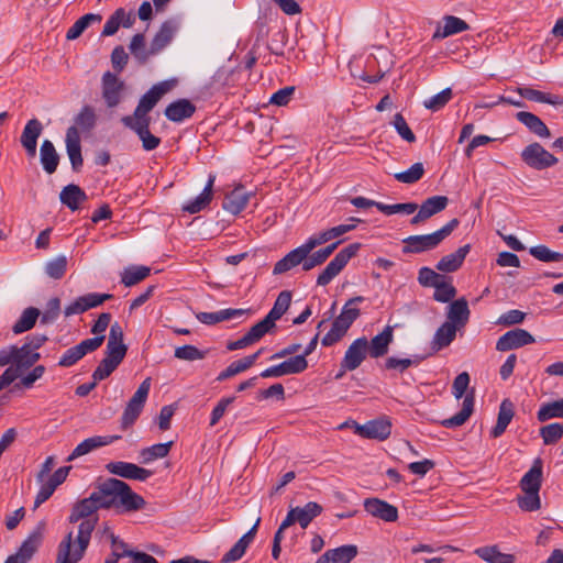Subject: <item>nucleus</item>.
<instances>
[{
  "label": "nucleus",
  "instance_id": "nucleus-11",
  "mask_svg": "<svg viewBox=\"0 0 563 563\" xmlns=\"http://www.w3.org/2000/svg\"><path fill=\"white\" fill-rule=\"evenodd\" d=\"M106 470L112 475L140 482L147 481L154 474L151 470L123 461L110 462L106 464Z\"/></svg>",
  "mask_w": 563,
  "mask_h": 563
},
{
  "label": "nucleus",
  "instance_id": "nucleus-17",
  "mask_svg": "<svg viewBox=\"0 0 563 563\" xmlns=\"http://www.w3.org/2000/svg\"><path fill=\"white\" fill-rule=\"evenodd\" d=\"M449 203L446 196H432L427 198L421 206H418V212L411 218L410 223L412 225L420 224L434 214L443 211Z\"/></svg>",
  "mask_w": 563,
  "mask_h": 563
},
{
  "label": "nucleus",
  "instance_id": "nucleus-56",
  "mask_svg": "<svg viewBox=\"0 0 563 563\" xmlns=\"http://www.w3.org/2000/svg\"><path fill=\"white\" fill-rule=\"evenodd\" d=\"M208 354V350H199L195 345L186 344L175 349L174 356L183 361H199L203 360Z\"/></svg>",
  "mask_w": 563,
  "mask_h": 563
},
{
  "label": "nucleus",
  "instance_id": "nucleus-12",
  "mask_svg": "<svg viewBox=\"0 0 563 563\" xmlns=\"http://www.w3.org/2000/svg\"><path fill=\"white\" fill-rule=\"evenodd\" d=\"M124 82L111 71H106L101 78V93L108 108H115L122 100Z\"/></svg>",
  "mask_w": 563,
  "mask_h": 563
},
{
  "label": "nucleus",
  "instance_id": "nucleus-32",
  "mask_svg": "<svg viewBox=\"0 0 563 563\" xmlns=\"http://www.w3.org/2000/svg\"><path fill=\"white\" fill-rule=\"evenodd\" d=\"M13 369H18L20 375L23 371L31 368L40 358L38 352L30 350L24 344L22 346L13 345Z\"/></svg>",
  "mask_w": 563,
  "mask_h": 563
},
{
  "label": "nucleus",
  "instance_id": "nucleus-44",
  "mask_svg": "<svg viewBox=\"0 0 563 563\" xmlns=\"http://www.w3.org/2000/svg\"><path fill=\"white\" fill-rule=\"evenodd\" d=\"M517 92L525 99L541 102V103H549L553 106L563 104V99L558 95H552L548 92H543L533 88L529 87H518Z\"/></svg>",
  "mask_w": 563,
  "mask_h": 563
},
{
  "label": "nucleus",
  "instance_id": "nucleus-50",
  "mask_svg": "<svg viewBox=\"0 0 563 563\" xmlns=\"http://www.w3.org/2000/svg\"><path fill=\"white\" fill-rule=\"evenodd\" d=\"M150 273L151 269L147 266H130L122 273L121 283L125 287L134 286L145 279Z\"/></svg>",
  "mask_w": 563,
  "mask_h": 563
},
{
  "label": "nucleus",
  "instance_id": "nucleus-62",
  "mask_svg": "<svg viewBox=\"0 0 563 563\" xmlns=\"http://www.w3.org/2000/svg\"><path fill=\"white\" fill-rule=\"evenodd\" d=\"M130 51L131 54L142 64L152 55L150 54V49H145V36L142 33H137L132 37Z\"/></svg>",
  "mask_w": 563,
  "mask_h": 563
},
{
  "label": "nucleus",
  "instance_id": "nucleus-59",
  "mask_svg": "<svg viewBox=\"0 0 563 563\" xmlns=\"http://www.w3.org/2000/svg\"><path fill=\"white\" fill-rule=\"evenodd\" d=\"M424 167L422 163H415L409 169L394 175L395 179L402 184H415L422 178Z\"/></svg>",
  "mask_w": 563,
  "mask_h": 563
},
{
  "label": "nucleus",
  "instance_id": "nucleus-57",
  "mask_svg": "<svg viewBox=\"0 0 563 563\" xmlns=\"http://www.w3.org/2000/svg\"><path fill=\"white\" fill-rule=\"evenodd\" d=\"M456 288L451 282L442 279L434 287L433 299L439 302H451L456 296Z\"/></svg>",
  "mask_w": 563,
  "mask_h": 563
},
{
  "label": "nucleus",
  "instance_id": "nucleus-18",
  "mask_svg": "<svg viewBox=\"0 0 563 563\" xmlns=\"http://www.w3.org/2000/svg\"><path fill=\"white\" fill-rule=\"evenodd\" d=\"M70 470L71 466H62L51 475L48 481L41 486L34 500V508L40 507L54 494L55 489L66 481Z\"/></svg>",
  "mask_w": 563,
  "mask_h": 563
},
{
  "label": "nucleus",
  "instance_id": "nucleus-36",
  "mask_svg": "<svg viewBox=\"0 0 563 563\" xmlns=\"http://www.w3.org/2000/svg\"><path fill=\"white\" fill-rule=\"evenodd\" d=\"M263 351H264V349L262 347L258 351H256L254 354L247 355L243 358L232 362L224 371H222L218 375L217 380L223 382L228 378H231V377L251 368L255 364L256 360L258 358V356L262 354Z\"/></svg>",
  "mask_w": 563,
  "mask_h": 563
},
{
  "label": "nucleus",
  "instance_id": "nucleus-31",
  "mask_svg": "<svg viewBox=\"0 0 563 563\" xmlns=\"http://www.w3.org/2000/svg\"><path fill=\"white\" fill-rule=\"evenodd\" d=\"M474 402L475 395L474 390H472L471 393L465 395L462 404V409L451 418L440 421L441 426H443L444 428H456L463 426L474 411Z\"/></svg>",
  "mask_w": 563,
  "mask_h": 563
},
{
  "label": "nucleus",
  "instance_id": "nucleus-30",
  "mask_svg": "<svg viewBox=\"0 0 563 563\" xmlns=\"http://www.w3.org/2000/svg\"><path fill=\"white\" fill-rule=\"evenodd\" d=\"M195 111L196 107L191 101L178 99L166 107L164 114L169 121L181 122L185 119L191 118Z\"/></svg>",
  "mask_w": 563,
  "mask_h": 563
},
{
  "label": "nucleus",
  "instance_id": "nucleus-47",
  "mask_svg": "<svg viewBox=\"0 0 563 563\" xmlns=\"http://www.w3.org/2000/svg\"><path fill=\"white\" fill-rule=\"evenodd\" d=\"M123 340H124L123 329L118 322H114L110 327V332H109L106 350H109L112 352L114 351L117 353L126 355L128 346L124 344Z\"/></svg>",
  "mask_w": 563,
  "mask_h": 563
},
{
  "label": "nucleus",
  "instance_id": "nucleus-9",
  "mask_svg": "<svg viewBox=\"0 0 563 563\" xmlns=\"http://www.w3.org/2000/svg\"><path fill=\"white\" fill-rule=\"evenodd\" d=\"M122 124L133 131L142 142L144 151H153L161 144V137L154 135L150 131L152 120H132L130 118H121Z\"/></svg>",
  "mask_w": 563,
  "mask_h": 563
},
{
  "label": "nucleus",
  "instance_id": "nucleus-7",
  "mask_svg": "<svg viewBox=\"0 0 563 563\" xmlns=\"http://www.w3.org/2000/svg\"><path fill=\"white\" fill-rule=\"evenodd\" d=\"M361 249V243H352L342 249L334 258L325 266L317 278L318 286H327L336 277Z\"/></svg>",
  "mask_w": 563,
  "mask_h": 563
},
{
  "label": "nucleus",
  "instance_id": "nucleus-19",
  "mask_svg": "<svg viewBox=\"0 0 563 563\" xmlns=\"http://www.w3.org/2000/svg\"><path fill=\"white\" fill-rule=\"evenodd\" d=\"M66 151L74 172H79L84 165L81 155L80 134L75 126H69L66 131Z\"/></svg>",
  "mask_w": 563,
  "mask_h": 563
},
{
  "label": "nucleus",
  "instance_id": "nucleus-43",
  "mask_svg": "<svg viewBox=\"0 0 563 563\" xmlns=\"http://www.w3.org/2000/svg\"><path fill=\"white\" fill-rule=\"evenodd\" d=\"M460 328L454 325L451 322H444L441 324L438 330L434 333L433 340H432V350L440 351L451 344V342L456 336V331H459Z\"/></svg>",
  "mask_w": 563,
  "mask_h": 563
},
{
  "label": "nucleus",
  "instance_id": "nucleus-22",
  "mask_svg": "<svg viewBox=\"0 0 563 563\" xmlns=\"http://www.w3.org/2000/svg\"><path fill=\"white\" fill-rule=\"evenodd\" d=\"M43 131V125L37 119H31L26 122L20 142L29 157L36 155L37 140Z\"/></svg>",
  "mask_w": 563,
  "mask_h": 563
},
{
  "label": "nucleus",
  "instance_id": "nucleus-55",
  "mask_svg": "<svg viewBox=\"0 0 563 563\" xmlns=\"http://www.w3.org/2000/svg\"><path fill=\"white\" fill-rule=\"evenodd\" d=\"M279 364L284 376L300 374L308 368V361L305 360V355H295Z\"/></svg>",
  "mask_w": 563,
  "mask_h": 563
},
{
  "label": "nucleus",
  "instance_id": "nucleus-42",
  "mask_svg": "<svg viewBox=\"0 0 563 563\" xmlns=\"http://www.w3.org/2000/svg\"><path fill=\"white\" fill-rule=\"evenodd\" d=\"M514 405L509 399H504L499 406L497 422L490 431L493 438H499L514 418Z\"/></svg>",
  "mask_w": 563,
  "mask_h": 563
},
{
  "label": "nucleus",
  "instance_id": "nucleus-38",
  "mask_svg": "<svg viewBox=\"0 0 563 563\" xmlns=\"http://www.w3.org/2000/svg\"><path fill=\"white\" fill-rule=\"evenodd\" d=\"M59 200L71 211H76L82 202L88 200V196L78 185L69 184L62 189Z\"/></svg>",
  "mask_w": 563,
  "mask_h": 563
},
{
  "label": "nucleus",
  "instance_id": "nucleus-29",
  "mask_svg": "<svg viewBox=\"0 0 563 563\" xmlns=\"http://www.w3.org/2000/svg\"><path fill=\"white\" fill-rule=\"evenodd\" d=\"M515 117L529 130L530 133L537 135L540 139L551 137V132L547 124L534 113L528 111H519Z\"/></svg>",
  "mask_w": 563,
  "mask_h": 563
},
{
  "label": "nucleus",
  "instance_id": "nucleus-13",
  "mask_svg": "<svg viewBox=\"0 0 563 563\" xmlns=\"http://www.w3.org/2000/svg\"><path fill=\"white\" fill-rule=\"evenodd\" d=\"M368 355V340L366 336L354 340L345 351L341 361L343 371H354L361 366Z\"/></svg>",
  "mask_w": 563,
  "mask_h": 563
},
{
  "label": "nucleus",
  "instance_id": "nucleus-60",
  "mask_svg": "<svg viewBox=\"0 0 563 563\" xmlns=\"http://www.w3.org/2000/svg\"><path fill=\"white\" fill-rule=\"evenodd\" d=\"M540 437L545 445L555 444L563 437V424L554 422L542 427Z\"/></svg>",
  "mask_w": 563,
  "mask_h": 563
},
{
  "label": "nucleus",
  "instance_id": "nucleus-45",
  "mask_svg": "<svg viewBox=\"0 0 563 563\" xmlns=\"http://www.w3.org/2000/svg\"><path fill=\"white\" fill-rule=\"evenodd\" d=\"M474 553L488 563H514L515 556L512 554L501 553L497 545L482 547L474 551Z\"/></svg>",
  "mask_w": 563,
  "mask_h": 563
},
{
  "label": "nucleus",
  "instance_id": "nucleus-52",
  "mask_svg": "<svg viewBox=\"0 0 563 563\" xmlns=\"http://www.w3.org/2000/svg\"><path fill=\"white\" fill-rule=\"evenodd\" d=\"M93 21H101V15L87 13L79 18L67 31L66 38L73 41L78 38Z\"/></svg>",
  "mask_w": 563,
  "mask_h": 563
},
{
  "label": "nucleus",
  "instance_id": "nucleus-61",
  "mask_svg": "<svg viewBox=\"0 0 563 563\" xmlns=\"http://www.w3.org/2000/svg\"><path fill=\"white\" fill-rule=\"evenodd\" d=\"M529 253L534 258L545 263L563 261V253L551 251L542 244L530 247Z\"/></svg>",
  "mask_w": 563,
  "mask_h": 563
},
{
  "label": "nucleus",
  "instance_id": "nucleus-33",
  "mask_svg": "<svg viewBox=\"0 0 563 563\" xmlns=\"http://www.w3.org/2000/svg\"><path fill=\"white\" fill-rule=\"evenodd\" d=\"M249 199L250 194L239 186L225 195L222 208L232 214H239L246 207Z\"/></svg>",
  "mask_w": 563,
  "mask_h": 563
},
{
  "label": "nucleus",
  "instance_id": "nucleus-40",
  "mask_svg": "<svg viewBox=\"0 0 563 563\" xmlns=\"http://www.w3.org/2000/svg\"><path fill=\"white\" fill-rule=\"evenodd\" d=\"M40 161L43 169L52 175L56 172L59 164V155L49 140H44L40 148Z\"/></svg>",
  "mask_w": 563,
  "mask_h": 563
},
{
  "label": "nucleus",
  "instance_id": "nucleus-48",
  "mask_svg": "<svg viewBox=\"0 0 563 563\" xmlns=\"http://www.w3.org/2000/svg\"><path fill=\"white\" fill-rule=\"evenodd\" d=\"M41 312L37 308L29 307L26 308L19 320L13 324L12 331L15 334H20L31 330L35 323Z\"/></svg>",
  "mask_w": 563,
  "mask_h": 563
},
{
  "label": "nucleus",
  "instance_id": "nucleus-16",
  "mask_svg": "<svg viewBox=\"0 0 563 563\" xmlns=\"http://www.w3.org/2000/svg\"><path fill=\"white\" fill-rule=\"evenodd\" d=\"M355 433L365 439L386 440L391 433V423L387 419H375L364 424L355 422Z\"/></svg>",
  "mask_w": 563,
  "mask_h": 563
},
{
  "label": "nucleus",
  "instance_id": "nucleus-58",
  "mask_svg": "<svg viewBox=\"0 0 563 563\" xmlns=\"http://www.w3.org/2000/svg\"><path fill=\"white\" fill-rule=\"evenodd\" d=\"M417 209L418 205L416 202H401L395 205H385L379 202V205H377V210L386 216H391L395 213L412 214L417 211Z\"/></svg>",
  "mask_w": 563,
  "mask_h": 563
},
{
  "label": "nucleus",
  "instance_id": "nucleus-27",
  "mask_svg": "<svg viewBox=\"0 0 563 563\" xmlns=\"http://www.w3.org/2000/svg\"><path fill=\"white\" fill-rule=\"evenodd\" d=\"M357 547L346 544L325 551L316 563H350L357 555Z\"/></svg>",
  "mask_w": 563,
  "mask_h": 563
},
{
  "label": "nucleus",
  "instance_id": "nucleus-28",
  "mask_svg": "<svg viewBox=\"0 0 563 563\" xmlns=\"http://www.w3.org/2000/svg\"><path fill=\"white\" fill-rule=\"evenodd\" d=\"M543 462L537 457L530 470L520 479L519 486L522 492H540L542 485Z\"/></svg>",
  "mask_w": 563,
  "mask_h": 563
},
{
  "label": "nucleus",
  "instance_id": "nucleus-37",
  "mask_svg": "<svg viewBox=\"0 0 563 563\" xmlns=\"http://www.w3.org/2000/svg\"><path fill=\"white\" fill-rule=\"evenodd\" d=\"M45 529V522L41 521L36 526V528L29 534V537L23 541L19 551L16 552L25 562H27L33 554L37 551L42 539L43 531Z\"/></svg>",
  "mask_w": 563,
  "mask_h": 563
},
{
  "label": "nucleus",
  "instance_id": "nucleus-4",
  "mask_svg": "<svg viewBox=\"0 0 563 563\" xmlns=\"http://www.w3.org/2000/svg\"><path fill=\"white\" fill-rule=\"evenodd\" d=\"M365 300L363 296L350 298L342 308L341 313L333 320L331 329L322 338L323 346H331L339 342L347 332L353 322L360 317L361 311L355 306Z\"/></svg>",
  "mask_w": 563,
  "mask_h": 563
},
{
  "label": "nucleus",
  "instance_id": "nucleus-6",
  "mask_svg": "<svg viewBox=\"0 0 563 563\" xmlns=\"http://www.w3.org/2000/svg\"><path fill=\"white\" fill-rule=\"evenodd\" d=\"M151 377H146L128 401L121 417V428L123 430L131 428L142 413L151 389Z\"/></svg>",
  "mask_w": 563,
  "mask_h": 563
},
{
  "label": "nucleus",
  "instance_id": "nucleus-53",
  "mask_svg": "<svg viewBox=\"0 0 563 563\" xmlns=\"http://www.w3.org/2000/svg\"><path fill=\"white\" fill-rule=\"evenodd\" d=\"M303 256L298 252L297 249L287 253L282 260H279L273 269L274 275L284 274L297 265L301 264Z\"/></svg>",
  "mask_w": 563,
  "mask_h": 563
},
{
  "label": "nucleus",
  "instance_id": "nucleus-1",
  "mask_svg": "<svg viewBox=\"0 0 563 563\" xmlns=\"http://www.w3.org/2000/svg\"><path fill=\"white\" fill-rule=\"evenodd\" d=\"M100 510L95 495L82 498L74 504L68 517L70 523L80 521L78 533L74 540V532L69 531L57 547L55 563H78L89 547L91 534L98 522V517L92 516Z\"/></svg>",
  "mask_w": 563,
  "mask_h": 563
},
{
  "label": "nucleus",
  "instance_id": "nucleus-23",
  "mask_svg": "<svg viewBox=\"0 0 563 563\" xmlns=\"http://www.w3.org/2000/svg\"><path fill=\"white\" fill-rule=\"evenodd\" d=\"M125 355L106 350L104 357L100 361L92 373V379L101 382L108 378L122 363Z\"/></svg>",
  "mask_w": 563,
  "mask_h": 563
},
{
  "label": "nucleus",
  "instance_id": "nucleus-64",
  "mask_svg": "<svg viewBox=\"0 0 563 563\" xmlns=\"http://www.w3.org/2000/svg\"><path fill=\"white\" fill-rule=\"evenodd\" d=\"M442 279H448L445 275L434 272L430 267H421L418 272V282L423 287H435Z\"/></svg>",
  "mask_w": 563,
  "mask_h": 563
},
{
  "label": "nucleus",
  "instance_id": "nucleus-46",
  "mask_svg": "<svg viewBox=\"0 0 563 563\" xmlns=\"http://www.w3.org/2000/svg\"><path fill=\"white\" fill-rule=\"evenodd\" d=\"M75 128L78 132H90L97 123V115L95 109L91 106H84L79 113L75 117Z\"/></svg>",
  "mask_w": 563,
  "mask_h": 563
},
{
  "label": "nucleus",
  "instance_id": "nucleus-5",
  "mask_svg": "<svg viewBox=\"0 0 563 563\" xmlns=\"http://www.w3.org/2000/svg\"><path fill=\"white\" fill-rule=\"evenodd\" d=\"M175 81L164 80L154 85L148 91H146L140 99L136 108L131 115H124L123 118H130L132 120H152L150 112L158 103V101L173 89Z\"/></svg>",
  "mask_w": 563,
  "mask_h": 563
},
{
  "label": "nucleus",
  "instance_id": "nucleus-14",
  "mask_svg": "<svg viewBox=\"0 0 563 563\" xmlns=\"http://www.w3.org/2000/svg\"><path fill=\"white\" fill-rule=\"evenodd\" d=\"M534 342L536 339L530 332L521 328H516L507 331L497 340L496 350L499 352H507Z\"/></svg>",
  "mask_w": 563,
  "mask_h": 563
},
{
  "label": "nucleus",
  "instance_id": "nucleus-39",
  "mask_svg": "<svg viewBox=\"0 0 563 563\" xmlns=\"http://www.w3.org/2000/svg\"><path fill=\"white\" fill-rule=\"evenodd\" d=\"M443 27H438L433 34V40H442L448 36L470 30V25L462 19L454 15H445L443 18Z\"/></svg>",
  "mask_w": 563,
  "mask_h": 563
},
{
  "label": "nucleus",
  "instance_id": "nucleus-3",
  "mask_svg": "<svg viewBox=\"0 0 563 563\" xmlns=\"http://www.w3.org/2000/svg\"><path fill=\"white\" fill-rule=\"evenodd\" d=\"M460 221L454 218L441 229L422 235H410L402 240L404 254H420L437 249L459 227Z\"/></svg>",
  "mask_w": 563,
  "mask_h": 563
},
{
  "label": "nucleus",
  "instance_id": "nucleus-20",
  "mask_svg": "<svg viewBox=\"0 0 563 563\" xmlns=\"http://www.w3.org/2000/svg\"><path fill=\"white\" fill-rule=\"evenodd\" d=\"M120 439L121 435H96L85 439L73 450V452L66 459V461L71 462L79 456L86 455L101 446L109 445Z\"/></svg>",
  "mask_w": 563,
  "mask_h": 563
},
{
  "label": "nucleus",
  "instance_id": "nucleus-41",
  "mask_svg": "<svg viewBox=\"0 0 563 563\" xmlns=\"http://www.w3.org/2000/svg\"><path fill=\"white\" fill-rule=\"evenodd\" d=\"M244 309L228 308L216 312H199L197 319L205 324L212 325L222 321L240 318L246 313Z\"/></svg>",
  "mask_w": 563,
  "mask_h": 563
},
{
  "label": "nucleus",
  "instance_id": "nucleus-49",
  "mask_svg": "<svg viewBox=\"0 0 563 563\" xmlns=\"http://www.w3.org/2000/svg\"><path fill=\"white\" fill-rule=\"evenodd\" d=\"M291 303V292L289 290H283L277 296L273 308L266 314L274 323L279 320L289 309Z\"/></svg>",
  "mask_w": 563,
  "mask_h": 563
},
{
  "label": "nucleus",
  "instance_id": "nucleus-51",
  "mask_svg": "<svg viewBox=\"0 0 563 563\" xmlns=\"http://www.w3.org/2000/svg\"><path fill=\"white\" fill-rule=\"evenodd\" d=\"M173 442L157 443L141 450L140 456L143 464H147L156 459H163L168 455Z\"/></svg>",
  "mask_w": 563,
  "mask_h": 563
},
{
  "label": "nucleus",
  "instance_id": "nucleus-26",
  "mask_svg": "<svg viewBox=\"0 0 563 563\" xmlns=\"http://www.w3.org/2000/svg\"><path fill=\"white\" fill-rule=\"evenodd\" d=\"M470 308L467 300L462 297L450 302L446 312V322H451L462 329L470 320Z\"/></svg>",
  "mask_w": 563,
  "mask_h": 563
},
{
  "label": "nucleus",
  "instance_id": "nucleus-54",
  "mask_svg": "<svg viewBox=\"0 0 563 563\" xmlns=\"http://www.w3.org/2000/svg\"><path fill=\"white\" fill-rule=\"evenodd\" d=\"M537 418L541 422L552 418H563V399L543 404L537 413Z\"/></svg>",
  "mask_w": 563,
  "mask_h": 563
},
{
  "label": "nucleus",
  "instance_id": "nucleus-24",
  "mask_svg": "<svg viewBox=\"0 0 563 563\" xmlns=\"http://www.w3.org/2000/svg\"><path fill=\"white\" fill-rule=\"evenodd\" d=\"M393 341L394 327L386 325L380 333L368 341V355L373 358H378L386 355Z\"/></svg>",
  "mask_w": 563,
  "mask_h": 563
},
{
  "label": "nucleus",
  "instance_id": "nucleus-35",
  "mask_svg": "<svg viewBox=\"0 0 563 563\" xmlns=\"http://www.w3.org/2000/svg\"><path fill=\"white\" fill-rule=\"evenodd\" d=\"M471 250V245L466 244L459 247L454 253L443 256L435 265L437 269L444 273L456 272Z\"/></svg>",
  "mask_w": 563,
  "mask_h": 563
},
{
  "label": "nucleus",
  "instance_id": "nucleus-63",
  "mask_svg": "<svg viewBox=\"0 0 563 563\" xmlns=\"http://www.w3.org/2000/svg\"><path fill=\"white\" fill-rule=\"evenodd\" d=\"M67 271V257L59 255L45 265V273L53 279H62Z\"/></svg>",
  "mask_w": 563,
  "mask_h": 563
},
{
  "label": "nucleus",
  "instance_id": "nucleus-8",
  "mask_svg": "<svg viewBox=\"0 0 563 563\" xmlns=\"http://www.w3.org/2000/svg\"><path fill=\"white\" fill-rule=\"evenodd\" d=\"M521 159L526 165L537 170L552 167L559 162L553 154L538 142H533L522 150Z\"/></svg>",
  "mask_w": 563,
  "mask_h": 563
},
{
  "label": "nucleus",
  "instance_id": "nucleus-21",
  "mask_svg": "<svg viewBox=\"0 0 563 563\" xmlns=\"http://www.w3.org/2000/svg\"><path fill=\"white\" fill-rule=\"evenodd\" d=\"M364 509L373 517L386 522H395L398 519L397 507L379 498H367L364 500Z\"/></svg>",
  "mask_w": 563,
  "mask_h": 563
},
{
  "label": "nucleus",
  "instance_id": "nucleus-10",
  "mask_svg": "<svg viewBox=\"0 0 563 563\" xmlns=\"http://www.w3.org/2000/svg\"><path fill=\"white\" fill-rule=\"evenodd\" d=\"M322 510V506L316 501H309L303 507L291 508L284 519V527L298 522L302 529H306L314 518L321 515Z\"/></svg>",
  "mask_w": 563,
  "mask_h": 563
},
{
  "label": "nucleus",
  "instance_id": "nucleus-25",
  "mask_svg": "<svg viewBox=\"0 0 563 563\" xmlns=\"http://www.w3.org/2000/svg\"><path fill=\"white\" fill-rule=\"evenodd\" d=\"M177 29L178 25L174 20L165 21L151 42L150 54L155 55L164 49L172 42Z\"/></svg>",
  "mask_w": 563,
  "mask_h": 563
},
{
  "label": "nucleus",
  "instance_id": "nucleus-15",
  "mask_svg": "<svg viewBox=\"0 0 563 563\" xmlns=\"http://www.w3.org/2000/svg\"><path fill=\"white\" fill-rule=\"evenodd\" d=\"M113 298L111 294L89 292L76 298L71 303L67 305L64 309L65 317L80 314L91 308L102 305L104 301Z\"/></svg>",
  "mask_w": 563,
  "mask_h": 563
},
{
  "label": "nucleus",
  "instance_id": "nucleus-34",
  "mask_svg": "<svg viewBox=\"0 0 563 563\" xmlns=\"http://www.w3.org/2000/svg\"><path fill=\"white\" fill-rule=\"evenodd\" d=\"M214 180L216 175L210 174L202 192L188 203L184 205L183 211L194 214L203 210L211 202Z\"/></svg>",
  "mask_w": 563,
  "mask_h": 563
},
{
  "label": "nucleus",
  "instance_id": "nucleus-2",
  "mask_svg": "<svg viewBox=\"0 0 563 563\" xmlns=\"http://www.w3.org/2000/svg\"><path fill=\"white\" fill-rule=\"evenodd\" d=\"M92 494L100 509H111L118 515L141 510L146 504L144 498L133 492L129 484L115 477L96 482Z\"/></svg>",
  "mask_w": 563,
  "mask_h": 563
}]
</instances>
